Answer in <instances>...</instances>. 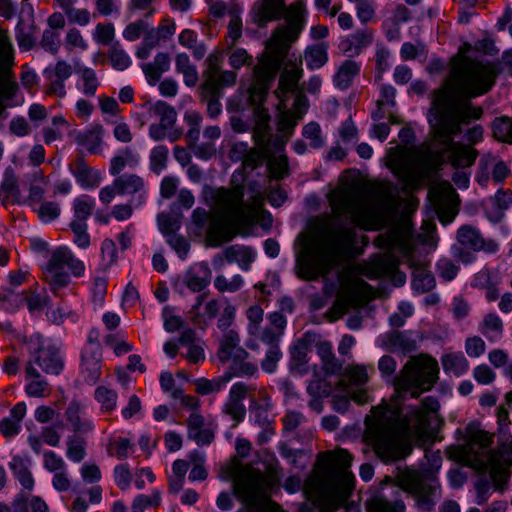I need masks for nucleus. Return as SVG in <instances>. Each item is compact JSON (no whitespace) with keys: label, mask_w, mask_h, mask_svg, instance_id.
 I'll use <instances>...</instances> for the list:
<instances>
[{"label":"nucleus","mask_w":512,"mask_h":512,"mask_svg":"<svg viewBox=\"0 0 512 512\" xmlns=\"http://www.w3.org/2000/svg\"><path fill=\"white\" fill-rule=\"evenodd\" d=\"M368 285L363 280H357L351 286H345L338 295V304L343 311H347L351 307H356L364 301L365 291Z\"/></svg>","instance_id":"cd10ccee"},{"label":"nucleus","mask_w":512,"mask_h":512,"mask_svg":"<svg viewBox=\"0 0 512 512\" xmlns=\"http://www.w3.org/2000/svg\"><path fill=\"white\" fill-rule=\"evenodd\" d=\"M360 72V64L354 60H345L337 69L333 81L337 88L345 90L351 84L353 79Z\"/></svg>","instance_id":"c9c22d12"},{"label":"nucleus","mask_w":512,"mask_h":512,"mask_svg":"<svg viewBox=\"0 0 512 512\" xmlns=\"http://www.w3.org/2000/svg\"><path fill=\"white\" fill-rule=\"evenodd\" d=\"M480 329L481 332L489 339H497L502 334L503 323L498 315L495 313H489L484 317Z\"/></svg>","instance_id":"3c124183"},{"label":"nucleus","mask_w":512,"mask_h":512,"mask_svg":"<svg viewBox=\"0 0 512 512\" xmlns=\"http://www.w3.org/2000/svg\"><path fill=\"white\" fill-rule=\"evenodd\" d=\"M329 201L333 213L329 243L312 259L299 261L301 274L308 280L324 276L337 266L354 242L355 227L369 228L377 214L368 200L355 193H333Z\"/></svg>","instance_id":"7ed1b4c3"},{"label":"nucleus","mask_w":512,"mask_h":512,"mask_svg":"<svg viewBox=\"0 0 512 512\" xmlns=\"http://www.w3.org/2000/svg\"><path fill=\"white\" fill-rule=\"evenodd\" d=\"M374 372L372 366L367 367L360 364H350L343 372L340 384L347 387L351 399L358 404L369 402L367 389L364 385L369 380V374Z\"/></svg>","instance_id":"dca6fc26"},{"label":"nucleus","mask_w":512,"mask_h":512,"mask_svg":"<svg viewBox=\"0 0 512 512\" xmlns=\"http://www.w3.org/2000/svg\"><path fill=\"white\" fill-rule=\"evenodd\" d=\"M169 151L164 145L155 146L150 154V169L160 174L167 167Z\"/></svg>","instance_id":"5fc2aeb1"},{"label":"nucleus","mask_w":512,"mask_h":512,"mask_svg":"<svg viewBox=\"0 0 512 512\" xmlns=\"http://www.w3.org/2000/svg\"><path fill=\"white\" fill-rule=\"evenodd\" d=\"M438 362L427 355L413 357L392 378L395 395L391 402L372 407L365 418L364 440L384 462L405 456L404 440L430 435L438 426L439 402L425 397L417 404H406V396L418 398L438 379Z\"/></svg>","instance_id":"f257e3e1"},{"label":"nucleus","mask_w":512,"mask_h":512,"mask_svg":"<svg viewBox=\"0 0 512 512\" xmlns=\"http://www.w3.org/2000/svg\"><path fill=\"white\" fill-rule=\"evenodd\" d=\"M383 346L391 352L409 353L416 349V341L406 333L395 331L386 335Z\"/></svg>","instance_id":"72a5a7b5"},{"label":"nucleus","mask_w":512,"mask_h":512,"mask_svg":"<svg viewBox=\"0 0 512 512\" xmlns=\"http://www.w3.org/2000/svg\"><path fill=\"white\" fill-rule=\"evenodd\" d=\"M13 65V47L9 41L7 31L0 30V128L8 118V101L11 100L17 90L18 84L11 77Z\"/></svg>","instance_id":"9b49d317"},{"label":"nucleus","mask_w":512,"mask_h":512,"mask_svg":"<svg viewBox=\"0 0 512 512\" xmlns=\"http://www.w3.org/2000/svg\"><path fill=\"white\" fill-rule=\"evenodd\" d=\"M65 268L76 277L82 276L85 271L84 263L70 250L61 247L53 252L44 269L45 280L54 293L70 283V276L64 271Z\"/></svg>","instance_id":"9d476101"},{"label":"nucleus","mask_w":512,"mask_h":512,"mask_svg":"<svg viewBox=\"0 0 512 512\" xmlns=\"http://www.w3.org/2000/svg\"><path fill=\"white\" fill-rule=\"evenodd\" d=\"M207 68L203 73V89L205 93L216 94L224 87L233 86L237 79L234 71L222 70V57L217 54L209 55L206 59Z\"/></svg>","instance_id":"f3484780"},{"label":"nucleus","mask_w":512,"mask_h":512,"mask_svg":"<svg viewBox=\"0 0 512 512\" xmlns=\"http://www.w3.org/2000/svg\"><path fill=\"white\" fill-rule=\"evenodd\" d=\"M211 280V270L206 263H200L198 269L189 270L184 278L183 283L192 292H201L205 289Z\"/></svg>","instance_id":"c85d7f7f"},{"label":"nucleus","mask_w":512,"mask_h":512,"mask_svg":"<svg viewBox=\"0 0 512 512\" xmlns=\"http://www.w3.org/2000/svg\"><path fill=\"white\" fill-rule=\"evenodd\" d=\"M509 172V168L502 160L491 154H486L479 161V172L476 175V180L480 185L487 186L491 173L492 180L495 183H500Z\"/></svg>","instance_id":"6ab92c4d"},{"label":"nucleus","mask_w":512,"mask_h":512,"mask_svg":"<svg viewBox=\"0 0 512 512\" xmlns=\"http://www.w3.org/2000/svg\"><path fill=\"white\" fill-rule=\"evenodd\" d=\"M302 134L304 138L310 141V147L314 149L321 148L324 145L320 125L316 122H310L303 127Z\"/></svg>","instance_id":"69168bd1"},{"label":"nucleus","mask_w":512,"mask_h":512,"mask_svg":"<svg viewBox=\"0 0 512 512\" xmlns=\"http://www.w3.org/2000/svg\"><path fill=\"white\" fill-rule=\"evenodd\" d=\"M73 74V67L65 60H58L53 67L44 70L45 77H56L60 80H68Z\"/></svg>","instance_id":"774afa93"},{"label":"nucleus","mask_w":512,"mask_h":512,"mask_svg":"<svg viewBox=\"0 0 512 512\" xmlns=\"http://www.w3.org/2000/svg\"><path fill=\"white\" fill-rule=\"evenodd\" d=\"M374 40V32L371 29L364 28L341 39L339 50L348 57H355L369 47Z\"/></svg>","instance_id":"aec40b11"},{"label":"nucleus","mask_w":512,"mask_h":512,"mask_svg":"<svg viewBox=\"0 0 512 512\" xmlns=\"http://www.w3.org/2000/svg\"><path fill=\"white\" fill-rule=\"evenodd\" d=\"M228 382H230V375L226 374L225 372L223 375L216 377L214 379H198L195 382V386L196 391L199 394L208 395L211 393H217L221 391Z\"/></svg>","instance_id":"49530a36"},{"label":"nucleus","mask_w":512,"mask_h":512,"mask_svg":"<svg viewBox=\"0 0 512 512\" xmlns=\"http://www.w3.org/2000/svg\"><path fill=\"white\" fill-rule=\"evenodd\" d=\"M23 202L18 179L11 169H7L0 185V203L7 205L21 204Z\"/></svg>","instance_id":"a878e982"},{"label":"nucleus","mask_w":512,"mask_h":512,"mask_svg":"<svg viewBox=\"0 0 512 512\" xmlns=\"http://www.w3.org/2000/svg\"><path fill=\"white\" fill-rule=\"evenodd\" d=\"M76 74L78 75L77 88L86 97H94L100 86L96 72L90 67L76 66Z\"/></svg>","instance_id":"2f4dec72"},{"label":"nucleus","mask_w":512,"mask_h":512,"mask_svg":"<svg viewBox=\"0 0 512 512\" xmlns=\"http://www.w3.org/2000/svg\"><path fill=\"white\" fill-rule=\"evenodd\" d=\"M457 243L459 246H454L453 253L463 263H469L472 260V255L468 251L494 252L497 248L493 242L486 243L479 230L471 225H463L458 229Z\"/></svg>","instance_id":"4468645a"},{"label":"nucleus","mask_w":512,"mask_h":512,"mask_svg":"<svg viewBox=\"0 0 512 512\" xmlns=\"http://www.w3.org/2000/svg\"><path fill=\"white\" fill-rule=\"evenodd\" d=\"M244 281L241 275H234L230 280L224 275H218L214 280V286L219 292H236Z\"/></svg>","instance_id":"680f3d73"},{"label":"nucleus","mask_w":512,"mask_h":512,"mask_svg":"<svg viewBox=\"0 0 512 512\" xmlns=\"http://www.w3.org/2000/svg\"><path fill=\"white\" fill-rule=\"evenodd\" d=\"M302 73L301 61H287L280 76L277 96L282 98L287 93L295 91Z\"/></svg>","instance_id":"393cba45"},{"label":"nucleus","mask_w":512,"mask_h":512,"mask_svg":"<svg viewBox=\"0 0 512 512\" xmlns=\"http://www.w3.org/2000/svg\"><path fill=\"white\" fill-rule=\"evenodd\" d=\"M65 419L74 434L84 435L94 429L93 422L86 417V407L77 400H72L66 410Z\"/></svg>","instance_id":"412c9836"},{"label":"nucleus","mask_w":512,"mask_h":512,"mask_svg":"<svg viewBox=\"0 0 512 512\" xmlns=\"http://www.w3.org/2000/svg\"><path fill=\"white\" fill-rule=\"evenodd\" d=\"M492 435L484 430L469 428L465 445L461 449L463 461L479 473L491 476L512 463V443L504 444L500 451L491 450Z\"/></svg>","instance_id":"0eeeda50"},{"label":"nucleus","mask_w":512,"mask_h":512,"mask_svg":"<svg viewBox=\"0 0 512 512\" xmlns=\"http://www.w3.org/2000/svg\"><path fill=\"white\" fill-rule=\"evenodd\" d=\"M443 189H444V193L446 196V202L445 203H442V202L437 203L436 213L438 215L439 220L443 224H447L454 219V217L457 213V209H456L457 194L455 193V190L453 189V187L450 186L449 184H446Z\"/></svg>","instance_id":"f704fd0d"},{"label":"nucleus","mask_w":512,"mask_h":512,"mask_svg":"<svg viewBox=\"0 0 512 512\" xmlns=\"http://www.w3.org/2000/svg\"><path fill=\"white\" fill-rule=\"evenodd\" d=\"M92 37L98 45L108 46L115 38V27L112 23H98L92 32Z\"/></svg>","instance_id":"6e6d98bb"},{"label":"nucleus","mask_w":512,"mask_h":512,"mask_svg":"<svg viewBox=\"0 0 512 512\" xmlns=\"http://www.w3.org/2000/svg\"><path fill=\"white\" fill-rule=\"evenodd\" d=\"M63 369V362L58 351L50 346L40 345L30 352L24 371L25 375L38 376V372L57 375Z\"/></svg>","instance_id":"2eb2a0df"},{"label":"nucleus","mask_w":512,"mask_h":512,"mask_svg":"<svg viewBox=\"0 0 512 512\" xmlns=\"http://www.w3.org/2000/svg\"><path fill=\"white\" fill-rule=\"evenodd\" d=\"M404 510L405 505L402 501L389 502L382 497L374 498L369 506L370 512H404Z\"/></svg>","instance_id":"052dcab7"},{"label":"nucleus","mask_w":512,"mask_h":512,"mask_svg":"<svg viewBox=\"0 0 512 512\" xmlns=\"http://www.w3.org/2000/svg\"><path fill=\"white\" fill-rule=\"evenodd\" d=\"M154 114L159 117V124L162 127L171 129L176 122L177 113L175 109L165 102H157L152 108Z\"/></svg>","instance_id":"864d4df0"},{"label":"nucleus","mask_w":512,"mask_h":512,"mask_svg":"<svg viewBox=\"0 0 512 512\" xmlns=\"http://www.w3.org/2000/svg\"><path fill=\"white\" fill-rule=\"evenodd\" d=\"M71 172L77 182L85 189L97 187L100 183V173L91 169L83 160H78Z\"/></svg>","instance_id":"473e14b6"},{"label":"nucleus","mask_w":512,"mask_h":512,"mask_svg":"<svg viewBox=\"0 0 512 512\" xmlns=\"http://www.w3.org/2000/svg\"><path fill=\"white\" fill-rule=\"evenodd\" d=\"M25 392L29 397L44 398L50 393L48 381L38 372V376L25 375Z\"/></svg>","instance_id":"a19ab883"},{"label":"nucleus","mask_w":512,"mask_h":512,"mask_svg":"<svg viewBox=\"0 0 512 512\" xmlns=\"http://www.w3.org/2000/svg\"><path fill=\"white\" fill-rule=\"evenodd\" d=\"M65 48L67 51L72 52L74 50L85 51L88 48V44L81 32L76 28H71L67 31L65 36Z\"/></svg>","instance_id":"0e129e2a"},{"label":"nucleus","mask_w":512,"mask_h":512,"mask_svg":"<svg viewBox=\"0 0 512 512\" xmlns=\"http://www.w3.org/2000/svg\"><path fill=\"white\" fill-rule=\"evenodd\" d=\"M94 206V200L87 195L76 198L73 202L74 219L72 222H86L92 214Z\"/></svg>","instance_id":"8fccbe9b"},{"label":"nucleus","mask_w":512,"mask_h":512,"mask_svg":"<svg viewBox=\"0 0 512 512\" xmlns=\"http://www.w3.org/2000/svg\"><path fill=\"white\" fill-rule=\"evenodd\" d=\"M203 196L213 208L214 215L198 207L192 213V220L198 228L206 230V240L213 247L230 241L235 236V227L249 221L262 203L257 181H248L231 189L205 186Z\"/></svg>","instance_id":"39448f33"},{"label":"nucleus","mask_w":512,"mask_h":512,"mask_svg":"<svg viewBox=\"0 0 512 512\" xmlns=\"http://www.w3.org/2000/svg\"><path fill=\"white\" fill-rule=\"evenodd\" d=\"M327 48L325 43H319L306 49L305 60L309 69H319L327 63Z\"/></svg>","instance_id":"79ce46f5"},{"label":"nucleus","mask_w":512,"mask_h":512,"mask_svg":"<svg viewBox=\"0 0 512 512\" xmlns=\"http://www.w3.org/2000/svg\"><path fill=\"white\" fill-rule=\"evenodd\" d=\"M247 358L243 356L233 358V362L226 374L230 375V380L234 377H252L258 372L256 363L246 361Z\"/></svg>","instance_id":"09e8293b"},{"label":"nucleus","mask_w":512,"mask_h":512,"mask_svg":"<svg viewBox=\"0 0 512 512\" xmlns=\"http://www.w3.org/2000/svg\"><path fill=\"white\" fill-rule=\"evenodd\" d=\"M229 64L233 69H240L243 66H250L253 64V57L244 48L232 47L230 48Z\"/></svg>","instance_id":"e2e57ef3"},{"label":"nucleus","mask_w":512,"mask_h":512,"mask_svg":"<svg viewBox=\"0 0 512 512\" xmlns=\"http://www.w3.org/2000/svg\"><path fill=\"white\" fill-rule=\"evenodd\" d=\"M118 195H138L143 199L145 195L144 179L133 173H125L114 179Z\"/></svg>","instance_id":"bb28decb"},{"label":"nucleus","mask_w":512,"mask_h":512,"mask_svg":"<svg viewBox=\"0 0 512 512\" xmlns=\"http://www.w3.org/2000/svg\"><path fill=\"white\" fill-rule=\"evenodd\" d=\"M267 165L272 177L276 179H282L288 174V159L285 155L270 157Z\"/></svg>","instance_id":"338daca9"},{"label":"nucleus","mask_w":512,"mask_h":512,"mask_svg":"<svg viewBox=\"0 0 512 512\" xmlns=\"http://www.w3.org/2000/svg\"><path fill=\"white\" fill-rule=\"evenodd\" d=\"M493 134L498 140L512 144V119L509 117L495 119Z\"/></svg>","instance_id":"13d9d810"},{"label":"nucleus","mask_w":512,"mask_h":512,"mask_svg":"<svg viewBox=\"0 0 512 512\" xmlns=\"http://www.w3.org/2000/svg\"><path fill=\"white\" fill-rule=\"evenodd\" d=\"M254 119L253 137L258 145L264 146L268 141L270 116L264 108L257 107L254 110Z\"/></svg>","instance_id":"4c0bfd02"},{"label":"nucleus","mask_w":512,"mask_h":512,"mask_svg":"<svg viewBox=\"0 0 512 512\" xmlns=\"http://www.w3.org/2000/svg\"><path fill=\"white\" fill-rule=\"evenodd\" d=\"M233 155L239 154V156H232L234 159H241L246 165L257 166L261 162V156L252 150H249L245 143H236L232 148Z\"/></svg>","instance_id":"bf43d9fd"},{"label":"nucleus","mask_w":512,"mask_h":512,"mask_svg":"<svg viewBox=\"0 0 512 512\" xmlns=\"http://www.w3.org/2000/svg\"><path fill=\"white\" fill-rule=\"evenodd\" d=\"M102 127L95 126L92 129L78 133L76 142L84 146L90 152H95L101 143Z\"/></svg>","instance_id":"603ef678"},{"label":"nucleus","mask_w":512,"mask_h":512,"mask_svg":"<svg viewBox=\"0 0 512 512\" xmlns=\"http://www.w3.org/2000/svg\"><path fill=\"white\" fill-rule=\"evenodd\" d=\"M242 12V8L236 4L232 3L229 6L228 14L230 16V21L228 24V39L230 40L228 46L232 48L235 46L236 41L242 35V20L240 18V14Z\"/></svg>","instance_id":"ea45409f"},{"label":"nucleus","mask_w":512,"mask_h":512,"mask_svg":"<svg viewBox=\"0 0 512 512\" xmlns=\"http://www.w3.org/2000/svg\"><path fill=\"white\" fill-rule=\"evenodd\" d=\"M272 485V479L259 470L235 481L234 495L244 505L237 512H285L269 498L268 491Z\"/></svg>","instance_id":"6e6552de"},{"label":"nucleus","mask_w":512,"mask_h":512,"mask_svg":"<svg viewBox=\"0 0 512 512\" xmlns=\"http://www.w3.org/2000/svg\"><path fill=\"white\" fill-rule=\"evenodd\" d=\"M327 467L310 477L304 484V492L311 503L298 505V512H334L349 497L354 488L355 478L348 470L351 454L345 449L327 453Z\"/></svg>","instance_id":"423d86ee"},{"label":"nucleus","mask_w":512,"mask_h":512,"mask_svg":"<svg viewBox=\"0 0 512 512\" xmlns=\"http://www.w3.org/2000/svg\"><path fill=\"white\" fill-rule=\"evenodd\" d=\"M178 343L185 349V352H182V355L189 361V363L197 364L205 360L203 342L201 339L197 338L194 330H184L178 339Z\"/></svg>","instance_id":"b1692460"},{"label":"nucleus","mask_w":512,"mask_h":512,"mask_svg":"<svg viewBox=\"0 0 512 512\" xmlns=\"http://www.w3.org/2000/svg\"><path fill=\"white\" fill-rule=\"evenodd\" d=\"M495 77L493 65L466 58L453 66L444 87L434 92L428 117L433 145L436 152L448 154L454 167H469L476 160L474 148L453 139L462 132V124L481 118L482 108L474 107L470 99L488 92Z\"/></svg>","instance_id":"f03ea898"},{"label":"nucleus","mask_w":512,"mask_h":512,"mask_svg":"<svg viewBox=\"0 0 512 512\" xmlns=\"http://www.w3.org/2000/svg\"><path fill=\"white\" fill-rule=\"evenodd\" d=\"M170 56L167 53H158L153 62L141 65L147 81L150 85H155L161 78V75L170 68Z\"/></svg>","instance_id":"c756f323"},{"label":"nucleus","mask_w":512,"mask_h":512,"mask_svg":"<svg viewBox=\"0 0 512 512\" xmlns=\"http://www.w3.org/2000/svg\"><path fill=\"white\" fill-rule=\"evenodd\" d=\"M391 245H399L406 263L412 269L413 287L420 292H428L435 286L432 273L426 268L425 258L415 254L414 247L409 239L394 237Z\"/></svg>","instance_id":"ddd939ff"},{"label":"nucleus","mask_w":512,"mask_h":512,"mask_svg":"<svg viewBox=\"0 0 512 512\" xmlns=\"http://www.w3.org/2000/svg\"><path fill=\"white\" fill-rule=\"evenodd\" d=\"M35 25L32 15L22 16L16 26V40L20 49L29 51L35 44Z\"/></svg>","instance_id":"7c9ffc66"},{"label":"nucleus","mask_w":512,"mask_h":512,"mask_svg":"<svg viewBox=\"0 0 512 512\" xmlns=\"http://www.w3.org/2000/svg\"><path fill=\"white\" fill-rule=\"evenodd\" d=\"M95 399L101 405L102 411L109 412L116 407L117 393L105 386H99L95 390Z\"/></svg>","instance_id":"4d7b16f0"},{"label":"nucleus","mask_w":512,"mask_h":512,"mask_svg":"<svg viewBox=\"0 0 512 512\" xmlns=\"http://www.w3.org/2000/svg\"><path fill=\"white\" fill-rule=\"evenodd\" d=\"M398 486L411 494L419 510L430 512L441 498L440 485L431 471L404 470L397 476Z\"/></svg>","instance_id":"1a4fd4ad"},{"label":"nucleus","mask_w":512,"mask_h":512,"mask_svg":"<svg viewBox=\"0 0 512 512\" xmlns=\"http://www.w3.org/2000/svg\"><path fill=\"white\" fill-rule=\"evenodd\" d=\"M223 255L227 262H236L244 270H247L254 260L253 251L250 248L241 245H231L227 247L223 251Z\"/></svg>","instance_id":"e433bc0d"},{"label":"nucleus","mask_w":512,"mask_h":512,"mask_svg":"<svg viewBox=\"0 0 512 512\" xmlns=\"http://www.w3.org/2000/svg\"><path fill=\"white\" fill-rule=\"evenodd\" d=\"M268 324L264 327L260 341L268 346L264 359L261 361V368L266 373H273L277 363L282 358L279 341L284 333L287 321L280 312H273L268 315Z\"/></svg>","instance_id":"f8f14e48"},{"label":"nucleus","mask_w":512,"mask_h":512,"mask_svg":"<svg viewBox=\"0 0 512 512\" xmlns=\"http://www.w3.org/2000/svg\"><path fill=\"white\" fill-rule=\"evenodd\" d=\"M239 344L240 336L236 330L223 331L217 351L219 361L226 363L232 358H239L241 356L247 358V351L241 348Z\"/></svg>","instance_id":"5701e85b"},{"label":"nucleus","mask_w":512,"mask_h":512,"mask_svg":"<svg viewBox=\"0 0 512 512\" xmlns=\"http://www.w3.org/2000/svg\"><path fill=\"white\" fill-rule=\"evenodd\" d=\"M101 348L97 341L89 336L88 345L83 349L81 355V374L89 384H95L101 374Z\"/></svg>","instance_id":"a211bd4d"},{"label":"nucleus","mask_w":512,"mask_h":512,"mask_svg":"<svg viewBox=\"0 0 512 512\" xmlns=\"http://www.w3.org/2000/svg\"><path fill=\"white\" fill-rule=\"evenodd\" d=\"M249 390V386L242 382L235 383L229 392L228 399L223 406V413L230 416L235 423L241 422L246 414V408L243 404Z\"/></svg>","instance_id":"4be33fe9"},{"label":"nucleus","mask_w":512,"mask_h":512,"mask_svg":"<svg viewBox=\"0 0 512 512\" xmlns=\"http://www.w3.org/2000/svg\"><path fill=\"white\" fill-rule=\"evenodd\" d=\"M66 455L73 462H81L86 455V440L79 434H73L66 439Z\"/></svg>","instance_id":"a18cd8bd"},{"label":"nucleus","mask_w":512,"mask_h":512,"mask_svg":"<svg viewBox=\"0 0 512 512\" xmlns=\"http://www.w3.org/2000/svg\"><path fill=\"white\" fill-rule=\"evenodd\" d=\"M176 70L181 73L187 86L193 87L198 82V72L196 67L190 62V58L185 53H179L175 58Z\"/></svg>","instance_id":"58836bf2"},{"label":"nucleus","mask_w":512,"mask_h":512,"mask_svg":"<svg viewBox=\"0 0 512 512\" xmlns=\"http://www.w3.org/2000/svg\"><path fill=\"white\" fill-rule=\"evenodd\" d=\"M445 372L460 376L468 370L469 363L461 353L446 354L441 359Z\"/></svg>","instance_id":"37998d69"},{"label":"nucleus","mask_w":512,"mask_h":512,"mask_svg":"<svg viewBox=\"0 0 512 512\" xmlns=\"http://www.w3.org/2000/svg\"><path fill=\"white\" fill-rule=\"evenodd\" d=\"M138 165V157L129 148L123 150L120 154L116 155L111 159L110 173L113 176H119V174L128 166L136 167Z\"/></svg>","instance_id":"c03bdc74"},{"label":"nucleus","mask_w":512,"mask_h":512,"mask_svg":"<svg viewBox=\"0 0 512 512\" xmlns=\"http://www.w3.org/2000/svg\"><path fill=\"white\" fill-rule=\"evenodd\" d=\"M246 317L248 319V334L259 340L264 329L261 327L264 310L259 305H252L246 310Z\"/></svg>","instance_id":"de8ad7c7"},{"label":"nucleus","mask_w":512,"mask_h":512,"mask_svg":"<svg viewBox=\"0 0 512 512\" xmlns=\"http://www.w3.org/2000/svg\"><path fill=\"white\" fill-rule=\"evenodd\" d=\"M305 12L302 0H296L289 6L285 0H259L254 3L250 15L257 26L265 27L269 22L282 18L287 23L278 26L267 40L266 47L271 55L262 57L253 68V83L250 88L252 94L262 98L269 89L280 67L281 58L298 39L304 27Z\"/></svg>","instance_id":"20e7f679"}]
</instances>
